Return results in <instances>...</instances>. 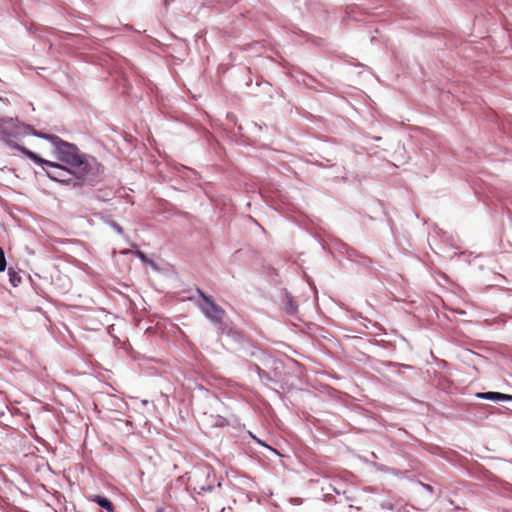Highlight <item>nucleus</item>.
Listing matches in <instances>:
<instances>
[{
  "mask_svg": "<svg viewBox=\"0 0 512 512\" xmlns=\"http://www.w3.org/2000/svg\"><path fill=\"white\" fill-rule=\"evenodd\" d=\"M54 141L57 159L69 167L77 179L93 181L101 172L102 167L95 158L80 153L79 149L57 136H47Z\"/></svg>",
  "mask_w": 512,
  "mask_h": 512,
  "instance_id": "nucleus-1",
  "label": "nucleus"
},
{
  "mask_svg": "<svg viewBox=\"0 0 512 512\" xmlns=\"http://www.w3.org/2000/svg\"><path fill=\"white\" fill-rule=\"evenodd\" d=\"M202 301L198 303L203 314L215 325L222 326L226 316L225 310L220 307L211 296H207L202 290L197 289Z\"/></svg>",
  "mask_w": 512,
  "mask_h": 512,
  "instance_id": "nucleus-2",
  "label": "nucleus"
},
{
  "mask_svg": "<svg viewBox=\"0 0 512 512\" xmlns=\"http://www.w3.org/2000/svg\"><path fill=\"white\" fill-rule=\"evenodd\" d=\"M216 476L211 466L198 468L193 474L194 490L198 493L209 492L213 489Z\"/></svg>",
  "mask_w": 512,
  "mask_h": 512,
  "instance_id": "nucleus-3",
  "label": "nucleus"
},
{
  "mask_svg": "<svg viewBox=\"0 0 512 512\" xmlns=\"http://www.w3.org/2000/svg\"><path fill=\"white\" fill-rule=\"evenodd\" d=\"M46 166L49 168V170H47V176L50 179L61 183H69L71 181L69 176L73 175V173L69 171V167L62 166L52 161L46 162Z\"/></svg>",
  "mask_w": 512,
  "mask_h": 512,
  "instance_id": "nucleus-4",
  "label": "nucleus"
},
{
  "mask_svg": "<svg viewBox=\"0 0 512 512\" xmlns=\"http://www.w3.org/2000/svg\"><path fill=\"white\" fill-rule=\"evenodd\" d=\"M477 396L482 399H488L492 401H512V395L503 394L499 392H483L478 393Z\"/></svg>",
  "mask_w": 512,
  "mask_h": 512,
  "instance_id": "nucleus-5",
  "label": "nucleus"
},
{
  "mask_svg": "<svg viewBox=\"0 0 512 512\" xmlns=\"http://www.w3.org/2000/svg\"><path fill=\"white\" fill-rule=\"evenodd\" d=\"M89 500L97 503L101 508L105 509L107 512H115L113 503L106 497L100 495H93L89 497Z\"/></svg>",
  "mask_w": 512,
  "mask_h": 512,
  "instance_id": "nucleus-6",
  "label": "nucleus"
},
{
  "mask_svg": "<svg viewBox=\"0 0 512 512\" xmlns=\"http://www.w3.org/2000/svg\"><path fill=\"white\" fill-rule=\"evenodd\" d=\"M21 151L26 154L31 160H33L35 163L37 164H42V165H46V162H48V160H45L41 157H39L38 155H36L34 152L32 151H29L27 150L26 148H21Z\"/></svg>",
  "mask_w": 512,
  "mask_h": 512,
  "instance_id": "nucleus-7",
  "label": "nucleus"
},
{
  "mask_svg": "<svg viewBox=\"0 0 512 512\" xmlns=\"http://www.w3.org/2000/svg\"><path fill=\"white\" fill-rule=\"evenodd\" d=\"M9 276L10 282L13 284V286H17L18 283H20L21 277L18 276L15 272H12L11 269L9 270Z\"/></svg>",
  "mask_w": 512,
  "mask_h": 512,
  "instance_id": "nucleus-8",
  "label": "nucleus"
},
{
  "mask_svg": "<svg viewBox=\"0 0 512 512\" xmlns=\"http://www.w3.org/2000/svg\"><path fill=\"white\" fill-rule=\"evenodd\" d=\"M6 269V258L4 250L0 247V272Z\"/></svg>",
  "mask_w": 512,
  "mask_h": 512,
  "instance_id": "nucleus-9",
  "label": "nucleus"
},
{
  "mask_svg": "<svg viewBox=\"0 0 512 512\" xmlns=\"http://www.w3.org/2000/svg\"><path fill=\"white\" fill-rule=\"evenodd\" d=\"M0 100H2V98L0 97Z\"/></svg>",
  "mask_w": 512,
  "mask_h": 512,
  "instance_id": "nucleus-10",
  "label": "nucleus"
}]
</instances>
